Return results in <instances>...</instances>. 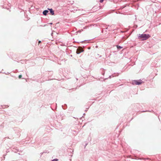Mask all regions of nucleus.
I'll return each mask as SVG.
<instances>
[{
  "instance_id": "f257e3e1",
  "label": "nucleus",
  "mask_w": 161,
  "mask_h": 161,
  "mask_svg": "<svg viewBox=\"0 0 161 161\" xmlns=\"http://www.w3.org/2000/svg\"><path fill=\"white\" fill-rule=\"evenodd\" d=\"M150 37L151 36L150 35L145 34H139L138 36V38L142 41L146 40Z\"/></svg>"
},
{
  "instance_id": "f03ea898",
  "label": "nucleus",
  "mask_w": 161,
  "mask_h": 161,
  "mask_svg": "<svg viewBox=\"0 0 161 161\" xmlns=\"http://www.w3.org/2000/svg\"><path fill=\"white\" fill-rule=\"evenodd\" d=\"M142 82V80H135L132 81V84L133 85H140Z\"/></svg>"
},
{
  "instance_id": "7ed1b4c3",
  "label": "nucleus",
  "mask_w": 161,
  "mask_h": 161,
  "mask_svg": "<svg viewBox=\"0 0 161 161\" xmlns=\"http://www.w3.org/2000/svg\"><path fill=\"white\" fill-rule=\"evenodd\" d=\"M83 51L84 50L82 48V47H79L76 50V53L77 54H79Z\"/></svg>"
},
{
  "instance_id": "20e7f679",
  "label": "nucleus",
  "mask_w": 161,
  "mask_h": 161,
  "mask_svg": "<svg viewBox=\"0 0 161 161\" xmlns=\"http://www.w3.org/2000/svg\"><path fill=\"white\" fill-rule=\"evenodd\" d=\"M47 9L49 11L50 13L52 15H54V10L52 8H48Z\"/></svg>"
},
{
  "instance_id": "39448f33",
  "label": "nucleus",
  "mask_w": 161,
  "mask_h": 161,
  "mask_svg": "<svg viewBox=\"0 0 161 161\" xmlns=\"http://www.w3.org/2000/svg\"><path fill=\"white\" fill-rule=\"evenodd\" d=\"M12 151L15 153H17L19 151V149H18L17 147L13 148L12 147H11Z\"/></svg>"
},
{
  "instance_id": "423d86ee",
  "label": "nucleus",
  "mask_w": 161,
  "mask_h": 161,
  "mask_svg": "<svg viewBox=\"0 0 161 161\" xmlns=\"http://www.w3.org/2000/svg\"><path fill=\"white\" fill-rule=\"evenodd\" d=\"M49 12L48 10H45L43 11L42 12V14L43 15H46Z\"/></svg>"
},
{
  "instance_id": "0eeeda50",
  "label": "nucleus",
  "mask_w": 161,
  "mask_h": 161,
  "mask_svg": "<svg viewBox=\"0 0 161 161\" xmlns=\"http://www.w3.org/2000/svg\"><path fill=\"white\" fill-rule=\"evenodd\" d=\"M116 47H117V48L119 50H120L122 48V47L120 46H119V45H117Z\"/></svg>"
},
{
  "instance_id": "6e6552de",
  "label": "nucleus",
  "mask_w": 161,
  "mask_h": 161,
  "mask_svg": "<svg viewBox=\"0 0 161 161\" xmlns=\"http://www.w3.org/2000/svg\"><path fill=\"white\" fill-rule=\"evenodd\" d=\"M58 160V159L55 158L53 159L52 161H57Z\"/></svg>"
},
{
  "instance_id": "1a4fd4ad",
  "label": "nucleus",
  "mask_w": 161,
  "mask_h": 161,
  "mask_svg": "<svg viewBox=\"0 0 161 161\" xmlns=\"http://www.w3.org/2000/svg\"><path fill=\"white\" fill-rule=\"evenodd\" d=\"M21 77H22V75H19V79L21 78Z\"/></svg>"
},
{
  "instance_id": "9d476101",
  "label": "nucleus",
  "mask_w": 161,
  "mask_h": 161,
  "mask_svg": "<svg viewBox=\"0 0 161 161\" xmlns=\"http://www.w3.org/2000/svg\"><path fill=\"white\" fill-rule=\"evenodd\" d=\"M104 0H100V2L101 3H102L103 1Z\"/></svg>"
},
{
  "instance_id": "9b49d317",
  "label": "nucleus",
  "mask_w": 161,
  "mask_h": 161,
  "mask_svg": "<svg viewBox=\"0 0 161 161\" xmlns=\"http://www.w3.org/2000/svg\"><path fill=\"white\" fill-rule=\"evenodd\" d=\"M84 41H87V40H84V41H82L80 42H82H82H84Z\"/></svg>"
},
{
  "instance_id": "f8f14e48",
  "label": "nucleus",
  "mask_w": 161,
  "mask_h": 161,
  "mask_svg": "<svg viewBox=\"0 0 161 161\" xmlns=\"http://www.w3.org/2000/svg\"><path fill=\"white\" fill-rule=\"evenodd\" d=\"M104 72H102V74L103 75H104Z\"/></svg>"
},
{
  "instance_id": "ddd939ff",
  "label": "nucleus",
  "mask_w": 161,
  "mask_h": 161,
  "mask_svg": "<svg viewBox=\"0 0 161 161\" xmlns=\"http://www.w3.org/2000/svg\"><path fill=\"white\" fill-rule=\"evenodd\" d=\"M111 78V75H110L108 77V78Z\"/></svg>"
},
{
  "instance_id": "4468645a",
  "label": "nucleus",
  "mask_w": 161,
  "mask_h": 161,
  "mask_svg": "<svg viewBox=\"0 0 161 161\" xmlns=\"http://www.w3.org/2000/svg\"><path fill=\"white\" fill-rule=\"evenodd\" d=\"M49 24H50V25H52L53 24V23H48Z\"/></svg>"
},
{
  "instance_id": "2eb2a0df",
  "label": "nucleus",
  "mask_w": 161,
  "mask_h": 161,
  "mask_svg": "<svg viewBox=\"0 0 161 161\" xmlns=\"http://www.w3.org/2000/svg\"><path fill=\"white\" fill-rule=\"evenodd\" d=\"M147 111H142V112H147Z\"/></svg>"
},
{
  "instance_id": "dca6fc26",
  "label": "nucleus",
  "mask_w": 161,
  "mask_h": 161,
  "mask_svg": "<svg viewBox=\"0 0 161 161\" xmlns=\"http://www.w3.org/2000/svg\"><path fill=\"white\" fill-rule=\"evenodd\" d=\"M46 25H44L43 26H46Z\"/></svg>"
},
{
  "instance_id": "f3484780",
  "label": "nucleus",
  "mask_w": 161,
  "mask_h": 161,
  "mask_svg": "<svg viewBox=\"0 0 161 161\" xmlns=\"http://www.w3.org/2000/svg\"><path fill=\"white\" fill-rule=\"evenodd\" d=\"M41 42V41H39V43H40Z\"/></svg>"
},
{
  "instance_id": "a211bd4d",
  "label": "nucleus",
  "mask_w": 161,
  "mask_h": 161,
  "mask_svg": "<svg viewBox=\"0 0 161 161\" xmlns=\"http://www.w3.org/2000/svg\"><path fill=\"white\" fill-rule=\"evenodd\" d=\"M53 34V33H52L51 34V35H52V34Z\"/></svg>"
},
{
  "instance_id": "6ab92c4d",
  "label": "nucleus",
  "mask_w": 161,
  "mask_h": 161,
  "mask_svg": "<svg viewBox=\"0 0 161 161\" xmlns=\"http://www.w3.org/2000/svg\"><path fill=\"white\" fill-rule=\"evenodd\" d=\"M69 160H70L69 161H71V159H69Z\"/></svg>"
},
{
  "instance_id": "aec40b11",
  "label": "nucleus",
  "mask_w": 161,
  "mask_h": 161,
  "mask_svg": "<svg viewBox=\"0 0 161 161\" xmlns=\"http://www.w3.org/2000/svg\"><path fill=\"white\" fill-rule=\"evenodd\" d=\"M108 29V28H107H107H106V29Z\"/></svg>"
},
{
  "instance_id": "412c9836",
  "label": "nucleus",
  "mask_w": 161,
  "mask_h": 161,
  "mask_svg": "<svg viewBox=\"0 0 161 161\" xmlns=\"http://www.w3.org/2000/svg\"><path fill=\"white\" fill-rule=\"evenodd\" d=\"M103 32V31H102V32Z\"/></svg>"
},
{
  "instance_id": "4be33fe9",
  "label": "nucleus",
  "mask_w": 161,
  "mask_h": 161,
  "mask_svg": "<svg viewBox=\"0 0 161 161\" xmlns=\"http://www.w3.org/2000/svg\"><path fill=\"white\" fill-rule=\"evenodd\" d=\"M85 113L83 114V115H85Z\"/></svg>"
}]
</instances>
